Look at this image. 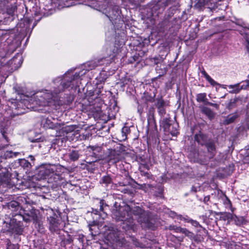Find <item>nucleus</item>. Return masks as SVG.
<instances>
[{"label":"nucleus","instance_id":"nucleus-4","mask_svg":"<svg viewBox=\"0 0 249 249\" xmlns=\"http://www.w3.org/2000/svg\"><path fill=\"white\" fill-rule=\"evenodd\" d=\"M99 11H102L111 20L120 16L121 13L119 7L117 5H113L112 3L105 0L97 1Z\"/></svg>","mask_w":249,"mask_h":249},{"label":"nucleus","instance_id":"nucleus-19","mask_svg":"<svg viewBox=\"0 0 249 249\" xmlns=\"http://www.w3.org/2000/svg\"><path fill=\"white\" fill-rule=\"evenodd\" d=\"M19 154L18 152H13L11 151H6L3 155H1L4 159L16 157Z\"/></svg>","mask_w":249,"mask_h":249},{"label":"nucleus","instance_id":"nucleus-13","mask_svg":"<svg viewBox=\"0 0 249 249\" xmlns=\"http://www.w3.org/2000/svg\"><path fill=\"white\" fill-rule=\"evenodd\" d=\"M229 89V92L231 93H237L241 90L239 84L227 86Z\"/></svg>","mask_w":249,"mask_h":249},{"label":"nucleus","instance_id":"nucleus-3","mask_svg":"<svg viewBox=\"0 0 249 249\" xmlns=\"http://www.w3.org/2000/svg\"><path fill=\"white\" fill-rule=\"evenodd\" d=\"M63 167L59 164H45L40 165L38 168L37 178L44 179L53 178L54 181L60 179V175L63 172Z\"/></svg>","mask_w":249,"mask_h":249},{"label":"nucleus","instance_id":"nucleus-48","mask_svg":"<svg viewBox=\"0 0 249 249\" xmlns=\"http://www.w3.org/2000/svg\"><path fill=\"white\" fill-rule=\"evenodd\" d=\"M29 157L30 158V159H31V160H33H33H35V158H34V156H33L32 155H30V156H29Z\"/></svg>","mask_w":249,"mask_h":249},{"label":"nucleus","instance_id":"nucleus-24","mask_svg":"<svg viewBox=\"0 0 249 249\" xmlns=\"http://www.w3.org/2000/svg\"><path fill=\"white\" fill-rule=\"evenodd\" d=\"M129 129L127 127H124L122 129V140H125L126 139L127 134L128 133Z\"/></svg>","mask_w":249,"mask_h":249},{"label":"nucleus","instance_id":"nucleus-44","mask_svg":"<svg viewBox=\"0 0 249 249\" xmlns=\"http://www.w3.org/2000/svg\"><path fill=\"white\" fill-rule=\"evenodd\" d=\"M177 226H171L170 227V230L174 231H176V228H177Z\"/></svg>","mask_w":249,"mask_h":249},{"label":"nucleus","instance_id":"nucleus-21","mask_svg":"<svg viewBox=\"0 0 249 249\" xmlns=\"http://www.w3.org/2000/svg\"><path fill=\"white\" fill-rule=\"evenodd\" d=\"M79 157V154L78 151H73L69 154L70 159L73 161L77 160Z\"/></svg>","mask_w":249,"mask_h":249},{"label":"nucleus","instance_id":"nucleus-31","mask_svg":"<svg viewBox=\"0 0 249 249\" xmlns=\"http://www.w3.org/2000/svg\"><path fill=\"white\" fill-rule=\"evenodd\" d=\"M7 172V169L6 168L1 167L0 165V177L2 175L4 176Z\"/></svg>","mask_w":249,"mask_h":249},{"label":"nucleus","instance_id":"nucleus-32","mask_svg":"<svg viewBox=\"0 0 249 249\" xmlns=\"http://www.w3.org/2000/svg\"><path fill=\"white\" fill-rule=\"evenodd\" d=\"M235 102H236V100L235 99L231 100L230 102L228 104V108L229 109L232 108L234 107V105H235Z\"/></svg>","mask_w":249,"mask_h":249},{"label":"nucleus","instance_id":"nucleus-11","mask_svg":"<svg viewBox=\"0 0 249 249\" xmlns=\"http://www.w3.org/2000/svg\"><path fill=\"white\" fill-rule=\"evenodd\" d=\"M80 129L81 128L76 125H71L63 127L62 130L66 134L73 132L74 134H79Z\"/></svg>","mask_w":249,"mask_h":249},{"label":"nucleus","instance_id":"nucleus-15","mask_svg":"<svg viewBox=\"0 0 249 249\" xmlns=\"http://www.w3.org/2000/svg\"><path fill=\"white\" fill-rule=\"evenodd\" d=\"M238 115L236 113L231 114L227 117L224 121V124H229L233 123L235 119L237 118Z\"/></svg>","mask_w":249,"mask_h":249},{"label":"nucleus","instance_id":"nucleus-10","mask_svg":"<svg viewBox=\"0 0 249 249\" xmlns=\"http://www.w3.org/2000/svg\"><path fill=\"white\" fill-rule=\"evenodd\" d=\"M225 217L228 219H232L234 223L237 226H241L245 224L246 221L243 217H237L236 215H233L230 213L225 214Z\"/></svg>","mask_w":249,"mask_h":249},{"label":"nucleus","instance_id":"nucleus-45","mask_svg":"<svg viewBox=\"0 0 249 249\" xmlns=\"http://www.w3.org/2000/svg\"><path fill=\"white\" fill-rule=\"evenodd\" d=\"M7 249H18V248L15 245H13L8 248Z\"/></svg>","mask_w":249,"mask_h":249},{"label":"nucleus","instance_id":"nucleus-25","mask_svg":"<svg viewBox=\"0 0 249 249\" xmlns=\"http://www.w3.org/2000/svg\"><path fill=\"white\" fill-rule=\"evenodd\" d=\"M181 233L184 234L186 236H187L190 238H193L194 236L193 233L190 231L189 230H188L186 228H183L182 231Z\"/></svg>","mask_w":249,"mask_h":249},{"label":"nucleus","instance_id":"nucleus-30","mask_svg":"<svg viewBox=\"0 0 249 249\" xmlns=\"http://www.w3.org/2000/svg\"><path fill=\"white\" fill-rule=\"evenodd\" d=\"M20 163L24 167H29L30 166H31L30 163L25 159L22 160H21Z\"/></svg>","mask_w":249,"mask_h":249},{"label":"nucleus","instance_id":"nucleus-47","mask_svg":"<svg viewBox=\"0 0 249 249\" xmlns=\"http://www.w3.org/2000/svg\"><path fill=\"white\" fill-rule=\"evenodd\" d=\"M101 216L102 217L103 219H105L107 216V214L105 213H103V214H101Z\"/></svg>","mask_w":249,"mask_h":249},{"label":"nucleus","instance_id":"nucleus-12","mask_svg":"<svg viewBox=\"0 0 249 249\" xmlns=\"http://www.w3.org/2000/svg\"><path fill=\"white\" fill-rule=\"evenodd\" d=\"M177 127L178 124H177L169 125L166 124V126H164L165 129H167V131L169 132L172 136H177L178 133Z\"/></svg>","mask_w":249,"mask_h":249},{"label":"nucleus","instance_id":"nucleus-20","mask_svg":"<svg viewBox=\"0 0 249 249\" xmlns=\"http://www.w3.org/2000/svg\"><path fill=\"white\" fill-rule=\"evenodd\" d=\"M202 111L209 118H212L214 116V114L211 109L207 107H203L202 108Z\"/></svg>","mask_w":249,"mask_h":249},{"label":"nucleus","instance_id":"nucleus-33","mask_svg":"<svg viewBox=\"0 0 249 249\" xmlns=\"http://www.w3.org/2000/svg\"><path fill=\"white\" fill-rule=\"evenodd\" d=\"M190 221V223L195 227H201L199 223L196 220H194L191 219Z\"/></svg>","mask_w":249,"mask_h":249},{"label":"nucleus","instance_id":"nucleus-46","mask_svg":"<svg viewBox=\"0 0 249 249\" xmlns=\"http://www.w3.org/2000/svg\"><path fill=\"white\" fill-rule=\"evenodd\" d=\"M92 213L95 214H98V213H99V211L96 209H95L92 210Z\"/></svg>","mask_w":249,"mask_h":249},{"label":"nucleus","instance_id":"nucleus-37","mask_svg":"<svg viewBox=\"0 0 249 249\" xmlns=\"http://www.w3.org/2000/svg\"><path fill=\"white\" fill-rule=\"evenodd\" d=\"M183 228L180 227H178L177 228H176V232L178 233H181L182 231Z\"/></svg>","mask_w":249,"mask_h":249},{"label":"nucleus","instance_id":"nucleus-34","mask_svg":"<svg viewBox=\"0 0 249 249\" xmlns=\"http://www.w3.org/2000/svg\"><path fill=\"white\" fill-rule=\"evenodd\" d=\"M158 109V112L161 116H163V115H164L165 114L166 111H165V107L159 108Z\"/></svg>","mask_w":249,"mask_h":249},{"label":"nucleus","instance_id":"nucleus-43","mask_svg":"<svg viewBox=\"0 0 249 249\" xmlns=\"http://www.w3.org/2000/svg\"><path fill=\"white\" fill-rule=\"evenodd\" d=\"M209 199H210V196H206L204 198V202L205 203H206L207 202H208L209 200Z\"/></svg>","mask_w":249,"mask_h":249},{"label":"nucleus","instance_id":"nucleus-2","mask_svg":"<svg viewBox=\"0 0 249 249\" xmlns=\"http://www.w3.org/2000/svg\"><path fill=\"white\" fill-rule=\"evenodd\" d=\"M132 213L138 216V221L141 224L147 223L149 221V216L147 213L143 211L140 207L135 206L131 208L128 205L120 207L118 210H116L113 213L114 216L117 220L123 222V228L124 229L134 230V223Z\"/></svg>","mask_w":249,"mask_h":249},{"label":"nucleus","instance_id":"nucleus-35","mask_svg":"<svg viewBox=\"0 0 249 249\" xmlns=\"http://www.w3.org/2000/svg\"><path fill=\"white\" fill-rule=\"evenodd\" d=\"M241 88V90L242 89H246L248 87H249V81H247L245 82L244 84H243L241 86H240Z\"/></svg>","mask_w":249,"mask_h":249},{"label":"nucleus","instance_id":"nucleus-17","mask_svg":"<svg viewBox=\"0 0 249 249\" xmlns=\"http://www.w3.org/2000/svg\"><path fill=\"white\" fill-rule=\"evenodd\" d=\"M195 140L198 143L201 145L205 144L206 137L202 134H198L195 136Z\"/></svg>","mask_w":249,"mask_h":249},{"label":"nucleus","instance_id":"nucleus-16","mask_svg":"<svg viewBox=\"0 0 249 249\" xmlns=\"http://www.w3.org/2000/svg\"><path fill=\"white\" fill-rule=\"evenodd\" d=\"M206 146L208 149V151L211 153V157H213L214 155V152L215 151V145L213 142H209L206 143Z\"/></svg>","mask_w":249,"mask_h":249},{"label":"nucleus","instance_id":"nucleus-9","mask_svg":"<svg viewBox=\"0 0 249 249\" xmlns=\"http://www.w3.org/2000/svg\"><path fill=\"white\" fill-rule=\"evenodd\" d=\"M214 0H198L195 6L197 8H201L204 6H207L208 8L212 9L214 7Z\"/></svg>","mask_w":249,"mask_h":249},{"label":"nucleus","instance_id":"nucleus-40","mask_svg":"<svg viewBox=\"0 0 249 249\" xmlns=\"http://www.w3.org/2000/svg\"><path fill=\"white\" fill-rule=\"evenodd\" d=\"M170 215L171 217L173 218L176 217L178 219V215L179 214H177L176 213L174 212H171L170 213Z\"/></svg>","mask_w":249,"mask_h":249},{"label":"nucleus","instance_id":"nucleus-6","mask_svg":"<svg viewBox=\"0 0 249 249\" xmlns=\"http://www.w3.org/2000/svg\"><path fill=\"white\" fill-rule=\"evenodd\" d=\"M43 126L46 128L57 129L60 128L61 125L60 123L56 122V120L52 117L44 118L42 121Z\"/></svg>","mask_w":249,"mask_h":249},{"label":"nucleus","instance_id":"nucleus-29","mask_svg":"<svg viewBox=\"0 0 249 249\" xmlns=\"http://www.w3.org/2000/svg\"><path fill=\"white\" fill-rule=\"evenodd\" d=\"M23 219L26 222H29L30 221H34V222H36L37 220V216L36 215H33L32 216H30L28 218H25L24 217Z\"/></svg>","mask_w":249,"mask_h":249},{"label":"nucleus","instance_id":"nucleus-7","mask_svg":"<svg viewBox=\"0 0 249 249\" xmlns=\"http://www.w3.org/2000/svg\"><path fill=\"white\" fill-rule=\"evenodd\" d=\"M9 231L13 233L17 234H21L23 231V226L19 221H17L15 219L11 220L10 224Z\"/></svg>","mask_w":249,"mask_h":249},{"label":"nucleus","instance_id":"nucleus-18","mask_svg":"<svg viewBox=\"0 0 249 249\" xmlns=\"http://www.w3.org/2000/svg\"><path fill=\"white\" fill-rule=\"evenodd\" d=\"M121 159V157L120 155L119 152H114L111 153L110 155V160L113 163H116L119 161Z\"/></svg>","mask_w":249,"mask_h":249},{"label":"nucleus","instance_id":"nucleus-5","mask_svg":"<svg viewBox=\"0 0 249 249\" xmlns=\"http://www.w3.org/2000/svg\"><path fill=\"white\" fill-rule=\"evenodd\" d=\"M48 212L50 214H52L47 218L49 224V229L52 232H57L61 228V221L52 209H49Z\"/></svg>","mask_w":249,"mask_h":249},{"label":"nucleus","instance_id":"nucleus-14","mask_svg":"<svg viewBox=\"0 0 249 249\" xmlns=\"http://www.w3.org/2000/svg\"><path fill=\"white\" fill-rule=\"evenodd\" d=\"M196 101L198 102H202L205 105L208 102L206 93H201L196 95Z\"/></svg>","mask_w":249,"mask_h":249},{"label":"nucleus","instance_id":"nucleus-8","mask_svg":"<svg viewBox=\"0 0 249 249\" xmlns=\"http://www.w3.org/2000/svg\"><path fill=\"white\" fill-rule=\"evenodd\" d=\"M121 232L117 230H113L108 232L107 234V239L108 240L110 241L113 243H117L121 242V240H123V238L120 236Z\"/></svg>","mask_w":249,"mask_h":249},{"label":"nucleus","instance_id":"nucleus-49","mask_svg":"<svg viewBox=\"0 0 249 249\" xmlns=\"http://www.w3.org/2000/svg\"><path fill=\"white\" fill-rule=\"evenodd\" d=\"M244 25H245V24H244V23H243V24H241V26H243V27H244Z\"/></svg>","mask_w":249,"mask_h":249},{"label":"nucleus","instance_id":"nucleus-38","mask_svg":"<svg viewBox=\"0 0 249 249\" xmlns=\"http://www.w3.org/2000/svg\"><path fill=\"white\" fill-rule=\"evenodd\" d=\"M246 49L247 50V52L249 53V38H247L246 39Z\"/></svg>","mask_w":249,"mask_h":249},{"label":"nucleus","instance_id":"nucleus-42","mask_svg":"<svg viewBox=\"0 0 249 249\" xmlns=\"http://www.w3.org/2000/svg\"><path fill=\"white\" fill-rule=\"evenodd\" d=\"M89 149H90V150H91L92 151H94V150H95L96 149H99L100 148L99 147H96V146H90L89 147Z\"/></svg>","mask_w":249,"mask_h":249},{"label":"nucleus","instance_id":"nucleus-26","mask_svg":"<svg viewBox=\"0 0 249 249\" xmlns=\"http://www.w3.org/2000/svg\"><path fill=\"white\" fill-rule=\"evenodd\" d=\"M111 181V178L108 176L103 177L101 180L102 183H105L107 185L110 183Z\"/></svg>","mask_w":249,"mask_h":249},{"label":"nucleus","instance_id":"nucleus-36","mask_svg":"<svg viewBox=\"0 0 249 249\" xmlns=\"http://www.w3.org/2000/svg\"><path fill=\"white\" fill-rule=\"evenodd\" d=\"M206 105L214 107L216 109H218V108H219V105L218 104H213V103H211V102H210L209 101L208 102H207V104Z\"/></svg>","mask_w":249,"mask_h":249},{"label":"nucleus","instance_id":"nucleus-1","mask_svg":"<svg viewBox=\"0 0 249 249\" xmlns=\"http://www.w3.org/2000/svg\"><path fill=\"white\" fill-rule=\"evenodd\" d=\"M118 48H114L112 51L111 49H107V57L100 59H95L87 63L85 67H88L87 70H83L79 72H75L74 74L71 70L66 72L62 78L58 77L54 80V84L58 87H54L53 93L49 92L48 90L37 91L32 95L30 102L35 105L39 106H51L54 104L55 101L57 100V94L65 89H75L81 84L83 76L86 74L87 71L94 69L96 67L103 65H107L111 63V60L118 53Z\"/></svg>","mask_w":249,"mask_h":249},{"label":"nucleus","instance_id":"nucleus-39","mask_svg":"<svg viewBox=\"0 0 249 249\" xmlns=\"http://www.w3.org/2000/svg\"><path fill=\"white\" fill-rule=\"evenodd\" d=\"M100 211L103 212L104 209V202L103 200H101L100 202Z\"/></svg>","mask_w":249,"mask_h":249},{"label":"nucleus","instance_id":"nucleus-23","mask_svg":"<svg viewBox=\"0 0 249 249\" xmlns=\"http://www.w3.org/2000/svg\"><path fill=\"white\" fill-rule=\"evenodd\" d=\"M204 75L206 80L213 86L217 84L216 82L213 80L206 72H204Z\"/></svg>","mask_w":249,"mask_h":249},{"label":"nucleus","instance_id":"nucleus-41","mask_svg":"<svg viewBox=\"0 0 249 249\" xmlns=\"http://www.w3.org/2000/svg\"><path fill=\"white\" fill-rule=\"evenodd\" d=\"M41 141H43V139L39 138L36 139H34L31 141L32 142H39Z\"/></svg>","mask_w":249,"mask_h":249},{"label":"nucleus","instance_id":"nucleus-27","mask_svg":"<svg viewBox=\"0 0 249 249\" xmlns=\"http://www.w3.org/2000/svg\"><path fill=\"white\" fill-rule=\"evenodd\" d=\"M156 106L158 108L165 107L166 106V103L161 99L158 100L157 101Z\"/></svg>","mask_w":249,"mask_h":249},{"label":"nucleus","instance_id":"nucleus-28","mask_svg":"<svg viewBox=\"0 0 249 249\" xmlns=\"http://www.w3.org/2000/svg\"><path fill=\"white\" fill-rule=\"evenodd\" d=\"M178 219L183 220L186 222L190 223L191 219L189 218L187 216H183L181 215H178Z\"/></svg>","mask_w":249,"mask_h":249},{"label":"nucleus","instance_id":"nucleus-22","mask_svg":"<svg viewBox=\"0 0 249 249\" xmlns=\"http://www.w3.org/2000/svg\"><path fill=\"white\" fill-rule=\"evenodd\" d=\"M62 1V4H60V6H61L62 7H69L70 6H72L74 4H73V2L72 0H61Z\"/></svg>","mask_w":249,"mask_h":249}]
</instances>
